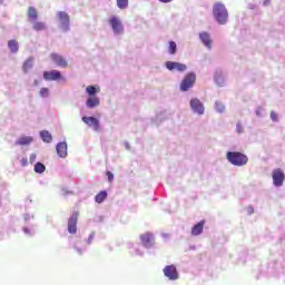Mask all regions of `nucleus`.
<instances>
[{
    "label": "nucleus",
    "mask_w": 285,
    "mask_h": 285,
    "mask_svg": "<svg viewBox=\"0 0 285 285\" xmlns=\"http://www.w3.org/2000/svg\"><path fill=\"white\" fill-rule=\"evenodd\" d=\"M106 199H108V193L106 190L98 193L95 197L96 204H104Z\"/></svg>",
    "instance_id": "nucleus-20"
},
{
    "label": "nucleus",
    "mask_w": 285,
    "mask_h": 285,
    "mask_svg": "<svg viewBox=\"0 0 285 285\" xmlns=\"http://www.w3.org/2000/svg\"><path fill=\"white\" fill-rule=\"evenodd\" d=\"M109 24L111 26V30L115 35H121V32H124V24L117 16H111L109 18Z\"/></svg>",
    "instance_id": "nucleus-5"
},
{
    "label": "nucleus",
    "mask_w": 285,
    "mask_h": 285,
    "mask_svg": "<svg viewBox=\"0 0 285 285\" xmlns=\"http://www.w3.org/2000/svg\"><path fill=\"white\" fill-rule=\"evenodd\" d=\"M204 224H206V220H200L191 228V235L194 237H197V235H202V233H204Z\"/></svg>",
    "instance_id": "nucleus-17"
},
{
    "label": "nucleus",
    "mask_w": 285,
    "mask_h": 285,
    "mask_svg": "<svg viewBox=\"0 0 285 285\" xmlns=\"http://www.w3.org/2000/svg\"><path fill=\"white\" fill-rule=\"evenodd\" d=\"M190 108L193 110V112H196L197 115H204V104H202V101L197 98H193L190 100Z\"/></svg>",
    "instance_id": "nucleus-11"
},
{
    "label": "nucleus",
    "mask_w": 285,
    "mask_h": 285,
    "mask_svg": "<svg viewBox=\"0 0 285 285\" xmlns=\"http://www.w3.org/2000/svg\"><path fill=\"white\" fill-rule=\"evenodd\" d=\"M8 48L11 52L17 53L19 52V42L17 40H9Z\"/></svg>",
    "instance_id": "nucleus-22"
},
{
    "label": "nucleus",
    "mask_w": 285,
    "mask_h": 285,
    "mask_svg": "<svg viewBox=\"0 0 285 285\" xmlns=\"http://www.w3.org/2000/svg\"><path fill=\"white\" fill-rule=\"evenodd\" d=\"M77 252L79 253V255H81L82 253L80 248H77Z\"/></svg>",
    "instance_id": "nucleus-39"
},
{
    "label": "nucleus",
    "mask_w": 285,
    "mask_h": 285,
    "mask_svg": "<svg viewBox=\"0 0 285 285\" xmlns=\"http://www.w3.org/2000/svg\"><path fill=\"white\" fill-rule=\"evenodd\" d=\"M213 14L220 26L228 23V9L222 2H216L213 7Z\"/></svg>",
    "instance_id": "nucleus-1"
},
{
    "label": "nucleus",
    "mask_w": 285,
    "mask_h": 285,
    "mask_svg": "<svg viewBox=\"0 0 285 285\" xmlns=\"http://www.w3.org/2000/svg\"><path fill=\"white\" fill-rule=\"evenodd\" d=\"M117 1V7L120 10H126L128 8V0H116Z\"/></svg>",
    "instance_id": "nucleus-27"
},
{
    "label": "nucleus",
    "mask_w": 285,
    "mask_h": 285,
    "mask_svg": "<svg viewBox=\"0 0 285 285\" xmlns=\"http://www.w3.org/2000/svg\"><path fill=\"white\" fill-rule=\"evenodd\" d=\"M169 53L175 55L177 52V43L175 41H169Z\"/></svg>",
    "instance_id": "nucleus-28"
},
{
    "label": "nucleus",
    "mask_w": 285,
    "mask_h": 285,
    "mask_svg": "<svg viewBox=\"0 0 285 285\" xmlns=\"http://www.w3.org/2000/svg\"><path fill=\"white\" fill-rule=\"evenodd\" d=\"M33 138L30 136H23L20 137L17 141H16V146H30V144H32Z\"/></svg>",
    "instance_id": "nucleus-19"
},
{
    "label": "nucleus",
    "mask_w": 285,
    "mask_h": 285,
    "mask_svg": "<svg viewBox=\"0 0 285 285\" xmlns=\"http://www.w3.org/2000/svg\"><path fill=\"white\" fill-rule=\"evenodd\" d=\"M43 79L45 81H63L65 78L61 75V71L53 69L51 71H45Z\"/></svg>",
    "instance_id": "nucleus-6"
},
{
    "label": "nucleus",
    "mask_w": 285,
    "mask_h": 285,
    "mask_svg": "<svg viewBox=\"0 0 285 285\" xmlns=\"http://www.w3.org/2000/svg\"><path fill=\"white\" fill-rule=\"evenodd\" d=\"M50 59H52V61L56 62V66L59 68H68V60H66L63 56L59 53H51Z\"/></svg>",
    "instance_id": "nucleus-12"
},
{
    "label": "nucleus",
    "mask_w": 285,
    "mask_h": 285,
    "mask_svg": "<svg viewBox=\"0 0 285 285\" xmlns=\"http://www.w3.org/2000/svg\"><path fill=\"white\" fill-rule=\"evenodd\" d=\"M99 87L95 86H88L86 88V92L89 96V98L86 101L87 108H97V106H99L100 100L99 97H97V92H99Z\"/></svg>",
    "instance_id": "nucleus-2"
},
{
    "label": "nucleus",
    "mask_w": 285,
    "mask_h": 285,
    "mask_svg": "<svg viewBox=\"0 0 285 285\" xmlns=\"http://www.w3.org/2000/svg\"><path fill=\"white\" fill-rule=\"evenodd\" d=\"M92 239H95V236L90 235L89 238H88V244H92Z\"/></svg>",
    "instance_id": "nucleus-36"
},
{
    "label": "nucleus",
    "mask_w": 285,
    "mask_h": 285,
    "mask_svg": "<svg viewBox=\"0 0 285 285\" xmlns=\"http://www.w3.org/2000/svg\"><path fill=\"white\" fill-rule=\"evenodd\" d=\"M29 159L31 164H35L37 161V154H31Z\"/></svg>",
    "instance_id": "nucleus-32"
},
{
    "label": "nucleus",
    "mask_w": 285,
    "mask_h": 285,
    "mask_svg": "<svg viewBox=\"0 0 285 285\" xmlns=\"http://www.w3.org/2000/svg\"><path fill=\"white\" fill-rule=\"evenodd\" d=\"M35 173H38L39 175H41V173H46V165L37 163L35 165Z\"/></svg>",
    "instance_id": "nucleus-25"
},
{
    "label": "nucleus",
    "mask_w": 285,
    "mask_h": 285,
    "mask_svg": "<svg viewBox=\"0 0 285 285\" xmlns=\"http://www.w3.org/2000/svg\"><path fill=\"white\" fill-rule=\"evenodd\" d=\"M195 81H197V76L195 75V72L187 73L180 83V90H183V92H186V90H189V88H193V86H195Z\"/></svg>",
    "instance_id": "nucleus-4"
},
{
    "label": "nucleus",
    "mask_w": 285,
    "mask_h": 285,
    "mask_svg": "<svg viewBox=\"0 0 285 285\" xmlns=\"http://www.w3.org/2000/svg\"><path fill=\"white\" fill-rule=\"evenodd\" d=\"M271 119H272L273 121H277V114H275V111H272V112H271Z\"/></svg>",
    "instance_id": "nucleus-34"
},
{
    "label": "nucleus",
    "mask_w": 285,
    "mask_h": 285,
    "mask_svg": "<svg viewBox=\"0 0 285 285\" xmlns=\"http://www.w3.org/2000/svg\"><path fill=\"white\" fill-rule=\"evenodd\" d=\"M225 106H224V104H222V102H216V110H217V112H222L223 110H225Z\"/></svg>",
    "instance_id": "nucleus-30"
},
{
    "label": "nucleus",
    "mask_w": 285,
    "mask_h": 285,
    "mask_svg": "<svg viewBox=\"0 0 285 285\" xmlns=\"http://www.w3.org/2000/svg\"><path fill=\"white\" fill-rule=\"evenodd\" d=\"M167 70H177L178 72H186L187 66L181 62L167 61L165 63Z\"/></svg>",
    "instance_id": "nucleus-10"
},
{
    "label": "nucleus",
    "mask_w": 285,
    "mask_h": 285,
    "mask_svg": "<svg viewBox=\"0 0 285 285\" xmlns=\"http://www.w3.org/2000/svg\"><path fill=\"white\" fill-rule=\"evenodd\" d=\"M238 132H242V126H237Z\"/></svg>",
    "instance_id": "nucleus-38"
},
{
    "label": "nucleus",
    "mask_w": 285,
    "mask_h": 285,
    "mask_svg": "<svg viewBox=\"0 0 285 285\" xmlns=\"http://www.w3.org/2000/svg\"><path fill=\"white\" fill-rule=\"evenodd\" d=\"M57 17L61 23L62 30H65V32H68V30H70V16H68L66 11H59L57 13Z\"/></svg>",
    "instance_id": "nucleus-8"
},
{
    "label": "nucleus",
    "mask_w": 285,
    "mask_h": 285,
    "mask_svg": "<svg viewBox=\"0 0 285 285\" xmlns=\"http://www.w3.org/2000/svg\"><path fill=\"white\" fill-rule=\"evenodd\" d=\"M56 150L59 157H68V145L66 142H59L56 147Z\"/></svg>",
    "instance_id": "nucleus-16"
},
{
    "label": "nucleus",
    "mask_w": 285,
    "mask_h": 285,
    "mask_svg": "<svg viewBox=\"0 0 285 285\" xmlns=\"http://www.w3.org/2000/svg\"><path fill=\"white\" fill-rule=\"evenodd\" d=\"M140 240L145 248H150L153 246V235L150 233L140 235Z\"/></svg>",
    "instance_id": "nucleus-15"
},
{
    "label": "nucleus",
    "mask_w": 285,
    "mask_h": 285,
    "mask_svg": "<svg viewBox=\"0 0 285 285\" xmlns=\"http://www.w3.org/2000/svg\"><path fill=\"white\" fill-rule=\"evenodd\" d=\"M268 3H271V0H266V1L264 2V6H268Z\"/></svg>",
    "instance_id": "nucleus-37"
},
{
    "label": "nucleus",
    "mask_w": 285,
    "mask_h": 285,
    "mask_svg": "<svg viewBox=\"0 0 285 285\" xmlns=\"http://www.w3.org/2000/svg\"><path fill=\"white\" fill-rule=\"evenodd\" d=\"M33 30H36L37 32H41V30H46V23L45 22H35Z\"/></svg>",
    "instance_id": "nucleus-26"
},
{
    "label": "nucleus",
    "mask_w": 285,
    "mask_h": 285,
    "mask_svg": "<svg viewBox=\"0 0 285 285\" xmlns=\"http://www.w3.org/2000/svg\"><path fill=\"white\" fill-rule=\"evenodd\" d=\"M79 217L78 213H73L68 222V233L75 235L77 233V219Z\"/></svg>",
    "instance_id": "nucleus-14"
},
{
    "label": "nucleus",
    "mask_w": 285,
    "mask_h": 285,
    "mask_svg": "<svg viewBox=\"0 0 285 285\" xmlns=\"http://www.w3.org/2000/svg\"><path fill=\"white\" fill-rule=\"evenodd\" d=\"M50 95V90L48 88L40 89V96L48 97Z\"/></svg>",
    "instance_id": "nucleus-29"
},
{
    "label": "nucleus",
    "mask_w": 285,
    "mask_h": 285,
    "mask_svg": "<svg viewBox=\"0 0 285 285\" xmlns=\"http://www.w3.org/2000/svg\"><path fill=\"white\" fill-rule=\"evenodd\" d=\"M82 121L83 124H86L87 126H92L94 130H96V132H99V130H101V127L99 126V119L95 118V117H82Z\"/></svg>",
    "instance_id": "nucleus-13"
},
{
    "label": "nucleus",
    "mask_w": 285,
    "mask_h": 285,
    "mask_svg": "<svg viewBox=\"0 0 285 285\" xmlns=\"http://www.w3.org/2000/svg\"><path fill=\"white\" fill-rule=\"evenodd\" d=\"M28 18L31 19L32 21H37L39 13L37 12V9L35 7H29L28 8Z\"/></svg>",
    "instance_id": "nucleus-21"
},
{
    "label": "nucleus",
    "mask_w": 285,
    "mask_h": 285,
    "mask_svg": "<svg viewBox=\"0 0 285 285\" xmlns=\"http://www.w3.org/2000/svg\"><path fill=\"white\" fill-rule=\"evenodd\" d=\"M33 63H35V59L32 58L27 59L22 66L23 72H28V70L32 68Z\"/></svg>",
    "instance_id": "nucleus-24"
},
{
    "label": "nucleus",
    "mask_w": 285,
    "mask_h": 285,
    "mask_svg": "<svg viewBox=\"0 0 285 285\" xmlns=\"http://www.w3.org/2000/svg\"><path fill=\"white\" fill-rule=\"evenodd\" d=\"M40 137H41L42 141H45L46 144H50L52 141V135L49 134L48 130H42L40 132Z\"/></svg>",
    "instance_id": "nucleus-23"
},
{
    "label": "nucleus",
    "mask_w": 285,
    "mask_h": 285,
    "mask_svg": "<svg viewBox=\"0 0 285 285\" xmlns=\"http://www.w3.org/2000/svg\"><path fill=\"white\" fill-rule=\"evenodd\" d=\"M106 175L108 177V181H112V179H115V175H112V171H107Z\"/></svg>",
    "instance_id": "nucleus-31"
},
{
    "label": "nucleus",
    "mask_w": 285,
    "mask_h": 285,
    "mask_svg": "<svg viewBox=\"0 0 285 285\" xmlns=\"http://www.w3.org/2000/svg\"><path fill=\"white\" fill-rule=\"evenodd\" d=\"M20 164L23 167L28 166V158H21Z\"/></svg>",
    "instance_id": "nucleus-33"
},
{
    "label": "nucleus",
    "mask_w": 285,
    "mask_h": 285,
    "mask_svg": "<svg viewBox=\"0 0 285 285\" xmlns=\"http://www.w3.org/2000/svg\"><path fill=\"white\" fill-rule=\"evenodd\" d=\"M164 275L165 277H168L171 282H175V279H179V273L177 272V267L175 265H167L164 268Z\"/></svg>",
    "instance_id": "nucleus-9"
},
{
    "label": "nucleus",
    "mask_w": 285,
    "mask_h": 285,
    "mask_svg": "<svg viewBox=\"0 0 285 285\" xmlns=\"http://www.w3.org/2000/svg\"><path fill=\"white\" fill-rule=\"evenodd\" d=\"M227 160L233 166H246V164H248V156L239 151H228Z\"/></svg>",
    "instance_id": "nucleus-3"
},
{
    "label": "nucleus",
    "mask_w": 285,
    "mask_h": 285,
    "mask_svg": "<svg viewBox=\"0 0 285 285\" xmlns=\"http://www.w3.org/2000/svg\"><path fill=\"white\" fill-rule=\"evenodd\" d=\"M272 179H273L274 186L276 187L284 186V179H285L284 170H282L281 168L274 169L272 173Z\"/></svg>",
    "instance_id": "nucleus-7"
},
{
    "label": "nucleus",
    "mask_w": 285,
    "mask_h": 285,
    "mask_svg": "<svg viewBox=\"0 0 285 285\" xmlns=\"http://www.w3.org/2000/svg\"><path fill=\"white\" fill-rule=\"evenodd\" d=\"M247 213H248V215H253V213H255V209L249 206V207L247 208Z\"/></svg>",
    "instance_id": "nucleus-35"
},
{
    "label": "nucleus",
    "mask_w": 285,
    "mask_h": 285,
    "mask_svg": "<svg viewBox=\"0 0 285 285\" xmlns=\"http://www.w3.org/2000/svg\"><path fill=\"white\" fill-rule=\"evenodd\" d=\"M199 37L206 48H213V39H210V35L208 32H202Z\"/></svg>",
    "instance_id": "nucleus-18"
}]
</instances>
